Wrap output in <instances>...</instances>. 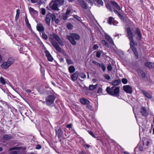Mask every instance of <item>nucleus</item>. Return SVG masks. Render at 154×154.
Wrapping results in <instances>:
<instances>
[{"label": "nucleus", "mask_w": 154, "mask_h": 154, "mask_svg": "<svg viewBox=\"0 0 154 154\" xmlns=\"http://www.w3.org/2000/svg\"><path fill=\"white\" fill-rule=\"evenodd\" d=\"M94 1L98 4L97 6L100 7V6H103V2L102 0H94Z\"/></svg>", "instance_id": "obj_29"}, {"label": "nucleus", "mask_w": 154, "mask_h": 154, "mask_svg": "<svg viewBox=\"0 0 154 154\" xmlns=\"http://www.w3.org/2000/svg\"><path fill=\"white\" fill-rule=\"evenodd\" d=\"M80 102L81 103L84 105H86L87 107L89 109H91L92 106L90 105V102L88 100L83 98L80 99Z\"/></svg>", "instance_id": "obj_7"}, {"label": "nucleus", "mask_w": 154, "mask_h": 154, "mask_svg": "<svg viewBox=\"0 0 154 154\" xmlns=\"http://www.w3.org/2000/svg\"><path fill=\"white\" fill-rule=\"evenodd\" d=\"M51 43L55 49L58 52L61 53L63 55L66 54L65 51L62 49L57 43L55 41H52Z\"/></svg>", "instance_id": "obj_5"}, {"label": "nucleus", "mask_w": 154, "mask_h": 154, "mask_svg": "<svg viewBox=\"0 0 154 154\" xmlns=\"http://www.w3.org/2000/svg\"><path fill=\"white\" fill-rule=\"evenodd\" d=\"M51 19L52 21L54 22L55 21L56 19V16L54 14L51 13Z\"/></svg>", "instance_id": "obj_40"}, {"label": "nucleus", "mask_w": 154, "mask_h": 154, "mask_svg": "<svg viewBox=\"0 0 154 154\" xmlns=\"http://www.w3.org/2000/svg\"><path fill=\"white\" fill-rule=\"evenodd\" d=\"M80 76L81 78L84 79L86 78V75L84 72H82L80 74Z\"/></svg>", "instance_id": "obj_47"}, {"label": "nucleus", "mask_w": 154, "mask_h": 154, "mask_svg": "<svg viewBox=\"0 0 154 154\" xmlns=\"http://www.w3.org/2000/svg\"><path fill=\"white\" fill-rule=\"evenodd\" d=\"M19 149H20V148H19V147H12V148H9V151H10L13 150H14Z\"/></svg>", "instance_id": "obj_49"}, {"label": "nucleus", "mask_w": 154, "mask_h": 154, "mask_svg": "<svg viewBox=\"0 0 154 154\" xmlns=\"http://www.w3.org/2000/svg\"><path fill=\"white\" fill-rule=\"evenodd\" d=\"M98 48V46L97 45H94L93 46V49L94 50H96Z\"/></svg>", "instance_id": "obj_61"}, {"label": "nucleus", "mask_w": 154, "mask_h": 154, "mask_svg": "<svg viewBox=\"0 0 154 154\" xmlns=\"http://www.w3.org/2000/svg\"><path fill=\"white\" fill-rule=\"evenodd\" d=\"M100 67L102 69V70L103 72H104L106 69V67L104 64L103 63H101L100 65Z\"/></svg>", "instance_id": "obj_35"}, {"label": "nucleus", "mask_w": 154, "mask_h": 154, "mask_svg": "<svg viewBox=\"0 0 154 154\" xmlns=\"http://www.w3.org/2000/svg\"><path fill=\"white\" fill-rule=\"evenodd\" d=\"M92 63L96 65H97L100 67V65L101 64L96 61H94V60L93 61H92Z\"/></svg>", "instance_id": "obj_48"}, {"label": "nucleus", "mask_w": 154, "mask_h": 154, "mask_svg": "<svg viewBox=\"0 0 154 154\" xmlns=\"http://www.w3.org/2000/svg\"><path fill=\"white\" fill-rule=\"evenodd\" d=\"M102 89L101 87H99L97 91V93L100 94L102 92Z\"/></svg>", "instance_id": "obj_52"}, {"label": "nucleus", "mask_w": 154, "mask_h": 154, "mask_svg": "<svg viewBox=\"0 0 154 154\" xmlns=\"http://www.w3.org/2000/svg\"><path fill=\"white\" fill-rule=\"evenodd\" d=\"M149 143V142L147 139L144 140L143 141V145H146V146H148Z\"/></svg>", "instance_id": "obj_39"}, {"label": "nucleus", "mask_w": 154, "mask_h": 154, "mask_svg": "<svg viewBox=\"0 0 154 154\" xmlns=\"http://www.w3.org/2000/svg\"><path fill=\"white\" fill-rule=\"evenodd\" d=\"M141 92L147 98L151 99L152 98V95L148 92L144 90H142Z\"/></svg>", "instance_id": "obj_19"}, {"label": "nucleus", "mask_w": 154, "mask_h": 154, "mask_svg": "<svg viewBox=\"0 0 154 154\" xmlns=\"http://www.w3.org/2000/svg\"><path fill=\"white\" fill-rule=\"evenodd\" d=\"M52 36L53 38H54L57 42L58 43L60 46H64V45L63 42L57 34L55 33H53Z\"/></svg>", "instance_id": "obj_8"}, {"label": "nucleus", "mask_w": 154, "mask_h": 154, "mask_svg": "<svg viewBox=\"0 0 154 154\" xmlns=\"http://www.w3.org/2000/svg\"><path fill=\"white\" fill-rule=\"evenodd\" d=\"M49 7L51 9L54 11H59V9L58 7H59L55 0H52L49 4Z\"/></svg>", "instance_id": "obj_6"}, {"label": "nucleus", "mask_w": 154, "mask_h": 154, "mask_svg": "<svg viewBox=\"0 0 154 154\" xmlns=\"http://www.w3.org/2000/svg\"><path fill=\"white\" fill-rule=\"evenodd\" d=\"M101 43L104 46H106L107 47H109V45L108 43L105 40H103L101 41Z\"/></svg>", "instance_id": "obj_36"}, {"label": "nucleus", "mask_w": 154, "mask_h": 154, "mask_svg": "<svg viewBox=\"0 0 154 154\" xmlns=\"http://www.w3.org/2000/svg\"><path fill=\"white\" fill-rule=\"evenodd\" d=\"M67 27L69 30H71L72 29L73 26L70 23H69L67 24Z\"/></svg>", "instance_id": "obj_37"}, {"label": "nucleus", "mask_w": 154, "mask_h": 154, "mask_svg": "<svg viewBox=\"0 0 154 154\" xmlns=\"http://www.w3.org/2000/svg\"><path fill=\"white\" fill-rule=\"evenodd\" d=\"M0 82L3 85H5L6 84V82L5 79L2 76L0 78Z\"/></svg>", "instance_id": "obj_34"}, {"label": "nucleus", "mask_w": 154, "mask_h": 154, "mask_svg": "<svg viewBox=\"0 0 154 154\" xmlns=\"http://www.w3.org/2000/svg\"><path fill=\"white\" fill-rule=\"evenodd\" d=\"M20 15V10L19 9H17L16 10V16L19 17Z\"/></svg>", "instance_id": "obj_57"}, {"label": "nucleus", "mask_w": 154, "mask_h": 154, "mask_svg": "<svg viewBox=\"0 0 154 154\" xmlns=\"http://www.w3.org/2000/svg\"><path fill=\"white\" fill-rule=\"evenodd\" d=\"M140 112L141 115L145 117H147L148 112L147 111L146 108L145 106H142L140 108Z\"/></svg>", "instance_id": "obj_9"}, {"label": "nucleus", "mask_w": 154, "mask_h": 154, "mask_svg": "<svg viewBox=\"0 0 154 154\" xmlns=\"http://www.w3.org/2000/svg\"><path fill=\"white\" fill-rule=\"evenodd\" d=\"M68 14H63V19L65 20H66L67 18H68Z\"/></svg>", "instance_id": "obj_53"}, {"label": "nucleus", "mask_w": 154, "mask_h": 154, "mask_svg": "<svg viewBox=\"0 0 154 154\" xmlns=\"http://www.w3.org/2000/svg\"><path fill=\"white\" fill-rule=\"evenodd\" d=\"M138 74L142 78H144L145 77V73L143 70H140L138 72Z\"/></svg>", "instance_id": "obj_27"}, {"label": "nucleus", "mask_w": 154, "mask_h": 154, "mask_svg": "<svg viewBox=\"0 0 154 154\" xmlns=\"http://www.w3.org/2000/svg\"><path fill=\"white\" fill-rule=\"evenodd\" d=\"M55 23L56 24H58L59 23L60 21L59 19H56L55 21Z\"/></svg>", "instance_id": "obj_63"}, {"label": "nucleus", "mask_w": 154, "mask_h": 154, "mask_svg": "<svg viewBox=\"0 0 154 154\" xmlns=\"http://www.w3.org/2000/svg\"><path fill=\"white\" fill-rule=\"evenodd\" d=\"M59 6L60 7L64 4L65 1L64 0H55Z\"/></svg>", "instance_id": "obj_30"}, {"label": "nucleus", "mask_w": 154, "mask_h": 154, "mask_svg": "<svg viewBox=\"0 0 154 154\" xmlns=\"http://www.w3.org/2000/svg\"><path fill=\"white\" fill-rule=\"evenodd\" d=\"M80 5L84 9H87V4L83 0L79 2Z\"/></svg>", "instance_id": "obj_24"}, {"label": "nucleus", "mask_w": 154, "mask_h": 154, "mask_svg": "<svg viewBox=\"0 0 154 154\" xmlns=\"http://www.w3.org/2000/svg\"><path fill=\"white\" fill-rule=\"evenodd\" d=\"M105 79L107 80H109L110 79L111 77L108 75H106L104 76Z\"/></svg>", "instance_id": "obj_59"}, {"label": "nucleus", "mask_w": 154, "mask_h": 154, "mask_svg": "<svg viewBox=\"0 0 154 154\" xmlns=\"http://www.w3.org/2000/svg\"><path fill=\"white\" fill-rule=\"evenodd\" d=\"M122 82L124 84H126L128 83V81L126 79L123 78L122 79Z\"/></svg>", "instance_id": "obj_45"}, {"label": "nucleus", "mask_w": 154, "mask_h": 154, "mask_svg": "<svg viewBox=\"0 0 154 154\" xmlns=\"http://www.w3.org/2000/svg\"><path fill=\"white\" fill-rule=\"evenodd\" d=\"M144 65L146 67L150 69H152L154 68V63L147 62L145 63Z\"/></svg>", "instance_id": "obj_16"}, {"label": "nucleus", "mask_w": 154, "mask_h": 154, "mask_svg": "<svg viewBox=\"0 0 154 154\" xmlns=\"http://www.w3.org/2000/svg\"><path fill=\"white\" fill-rule=\"evenodd\" d=\"M73 17L75 19H76L80 22L82 21V20H81V18L77 15H74Z\"/></svg>", "instance_id": "obj_44"}, {"label": "nucleus", "mask_w": 154, "mask_h": 154, "mask_svg": "<svg viewBox=\"0 0 154 154\" xmlns=\"http://www.w3.org/2000/svg\"><path fill=\"white\" fill-rule=\"evenodd\" d=\"M88 132L89 133V134H90L94 138H96V137L95 136V135L91 131H88Z\"/></svg>", "instance_id": "obj_51"}, {"label": "nucleus", "mask_w": 154, "mask_h": 154, "mask_svg": "<svg viewBox=\"0 0 154 154\" xmlns=\"http://www.w3.org/2000/svg\"><path fill=\"white\" fill-rule=\"evenodd\" d=\"M75 70V67L73 66H69V71L70 73H73Z\"/></svg>", "instance_id": "obj_31"}, {"label": "nucleus", "mask_w": 154, "mask_h": 154, "mask_svg": "<svg viewBox=\"0 0 154 154\" xmlns=\"http://www.w3.org/2000/svg\"><path fill=\"white\" fill-rule=\"evenodd\" d=\"M135 34H137V38L140 41L142 38V36L140 32V29L139 27H137L136 31L135 32Z\"/></svg>", "instance_id": "obj_12"}, {"label": "nucleus", "mask_w": 154, "mask_h": 154, "mask_svg": "<svg viewBox=\"0 0 154 154\" xmlns=\"http://www.w3.org/2000/svg\"><path fill=\"white\" fill-rule=\"evenodd\" d=\"M119 17L122 20H123V22H124V18L123 16L121 14V15H120Z\"/></svg>", "instance_id": "obj_60"}, {"label": "nucleus", "mask_w": 154, "mask_h": 154, "mask_svg": "<svg viewBox=\"0 0 154 154\" xmlns=\"http://www.w3.org/2000/svg\"><path fill=\"white\" fill-rule=\"evenodd\" d=\"M35 148L36 149H40L42 148V146L40 144H37L36 145Z\"/></svg>", "instance_id": "obj_56"}, {"label": "nucleus", "mask_w": 154, "mask_h": 154, "mask_svg": "<svg viewBox=\"0 0 154 154\" xmlns=\"http://www.w3.org/2000/svg\"><path fill=\"white\" fill-rule=\"evenodd\" d=\"M110 5H111L113 7V9L116 8L118 10H121V8L120 6L118 5V4L115 1H111L110 2Z\"/></svg>", "instance_id": "obj_13"}, {"label": "nucleus", "mask_w": 154, "mask_h": 154, "mask_svg": "<svg viewBox=\"0 0 154 154\" xmlns=\"http://www.w3.org/2000/svg\"><path fill=\"white\" fill-rule=\"evenodd\" d=\"M10 66V64L7 62H4L1 65V66L2 68L6 69L8 68Z\"/></svg>", "instance_id": "obj_22"}, {"label": "nucleus", "mask_w": 154, "mask_h": 154, "mask_svg": "<svg viewBox=\"0 0 154 154\" xmlns=\"http://www.w3.org/2000/svg\"><path fill=\"white\" fill-rule=\"evenodd\" d=\"M72 11V8H68L66 10V14L68 15Z\"/></svg>", "instance_id": "obj_41"}, {"label": "nucleus", "mask_w": 154, "mask_h": 154, "mask_svg": "<svg viewBox=\"0 0 154 154\" xmlns=\"http://www.w3.org/2000/svg\"><path fill=\"white\" fill-rule=\"evenodd\" d=\"M67 63L69 65L73 64L74 63L73 61L69 59V58L66 59Z\"/></svg>", "instance_id": "obj_38"}, {"label": "nucleus", "mask_w": 154, "mask_h": 154, "mask_svg": "<svg viewBox=\"0 0 154 154\" xmlns=\"http://www.w3.org/2000/svg\"><path fill=\"white\" fill-rule=\"evenodd\" d=\"M97 87V85H90L89 86V90L92 91H94L96 88Z\"/></svg>", "instance_id": "obj_33"}, {"label": "nucleus", "mask_w": 154, "mask_h": 154, "mask_svg": "<svg viewBox=\"0 0 154 154\" xmlns=\"http://www.w3.org/2000/svg\"><path fill=\"white\" fill-rule=\"evenodd\" d=\"M45 52L46 56L47 57L48 60L50 61H52L53 60V58L49 51L46 50L45 51Z\"/></svg>", "instance_id": "obj_17"}, {"label": "nucleus", "mask_w": 154, "mask_h": 154, "mask_svg": "<svg viewBox=\"0 0 154 154\" xmlns=\"http://www.w3.org/2000/svg\"><path fill=\"white\" fill-rule=\"evenodd\" d=\"M11 154H17V151H15L13 152H11L10 153Z\"/></svg>", "instance_id": "obj_64"}, {"label": "nucleus", "mask_w": 154, "mask_h": 154, "mask_svg": "<svg viewBox=\"0 0 154 154\" xmlns=\"http://www.w3.org/2000/svg\"><path fill=\"white\" fill-rule=\"evenodd\" d=\"M46 13L45 9L44 8H42L41 9V14L43 15L45 14Z\"/></svg>", "instance_id": "obj_55"}, {"label": "nucleus", "mask_w": 154, "mask_h": 154, "mask_svg": "<svg viewBox=\"0 0 154 154\" xmlns=\"http://www.w3.org/2000/svg\"><path fill=\"white\" fill-rule=\"evenodd\" d=\"M25 22L26 26L28 28L31 27L30 24H29L28 20L27 17V16L26 14L25 16Z\"/></svg>", "instance_id": "obj_28"}, {"label": "nucleus", "mask_w": 154, "mask_h": 154, "mask_svg": "<svg viewBox=\"0 0 154 154\" xmlns=\"http://www.w3.org/2000/svg\"><path fill=\"white\" fill-rule=\"evenodd\" d=\"M36 29L39 32L44 31L45 30L44 27L42 24H38L36 26Z\"/></svg>", "instance_id": "obj_18"}, {"label": "nucleus", "mask_w": 154, "mask_h": 154, "mask_svg": "<svg viewBox=\"0 0 154 154\" xmlns=\"http://www.w3.org/2000/svg\"><path fill=\"white\" fill-rule=\"evenodd\" d=\"M56 97L53 95H48L46 98V103L47 105L50 106L53 103Z\"/></svg>", "instance_id": "obj_4"}, {"label": "nucleus", "mask_w": 154, "mask_h": 154, "mask_svg": "<svg viewBox=\"0 0 154 154\" xmlns=\"http://www.w3.org/2000/svg\"><path fill=\"white\" fill-rule=\"evenodd\" d=\"M79 75V72L76 71L75 73L71 75V79L73 81H75L77 80Z\"/></svg>", "instance_id": "obj_15"}, {"label": "nucleus", "mask_w": 154, "mask_h": 154, "mask_svg": "<svg viewBox=\"0 0 154 154\" xmlns=\"http://www.w3.org/2000/svg\"><path fill=\"white\" fill-rule=\"evenodd\" d=\"M113 17H110L109 18V20H108V23L109 24H111L112 21V20Z\"/></svg>", "instance_id": "obj_43"}, {"label": "nucleus", "mask_w": 154, "mask_h": 154, "mask_svg": "<svg viewBox=\"0 0 154 154\" xmlns=\"http://www.w3.org/2000/svg\"><path fill=\"white\" fill-rule=\"evenodd\" d=\"M121 83V80L120 79L115 80L112 81L111 84L114 86H116L119 85Z\"/></svg>", "instance_id": "obj_20"}, {"label": "nucleus", "mask_w": 154, "mask_h": 154, "mask_svg": "<svg viewBox=\"0 0 154 154\" xmlns=\"http://www.w3.org/2000/svg\"><path fill=\"white\" fill-rule=\"evenodd\" d=\"M29 11L31 14L33 15H36L38 14V12L35 10L33 8L30 7L29 9Z\"/></svg>", "instance_id": "obj_21"}, {"label": "nucleus", "mask_w": 154, "mask_h": 154, "mask_svg": "<svg viewBox=\"0 0 154 154\" xmlns=\"http://www.w3.org/2000/svg\"><path fill=\"white\" fill-rule=\"evenodd\" d=\"M107 69L108 71H111L112 69V67L111 65H109L107 67Z\"/></svg>", "instance_id": "obj_50"}, {"label": "nucleus", "mask_w": 154, "mask_h": 154, "mask_svg": "<svg viewBox=\"0 0 154 154\" xmlns=\"http://www.w3.org/2000/svg\"><path fill=\"white\" fill-rule=\"evenodd\" d=\"M120 88L119 86L117 87L112 86L111 88L108 87H107L106 90L109 95L116 97L119 98V97H120L119 95Z\"/></svg>", "instance_id": "obj_2"}, {"label": "nucleus", "mask_w": 154, "mask_h": 154, "mask_svg": "<svg viewBox=\"0 0 154 154\" xmlns=\"http://www.w3.org/2000/svg\"><path fill=\"white\" fill-rule=\"evenodd\" d=\"M56 135H58V137L59 141L60 142H61V139H60L61 137L63 136V132L61 130V128H60L58 130L57 129L55 130Z\"/></svg>", "instance_id": "obj_11"}, {"label": "nucleus", "mask_w": 154, "mask_h": 154, "mask_svg": "<svg viewBox=\"0 0 154 154\" xmlns=\"http://www.w3.org/2000/svg\"><path fill=\"white\" fill-rule=\"evenodd\" d=\"M66 37L73 45H75L77 44L75 40H78L80 39V36L79 34L74 33H70V35H67Z\"/></svg>", "instance_id": "obj_3"}, {"label": "nucleus", "mask_w": 154, "mask_h": 154, "mask_svg": "<svg viewBox=\"0 0 154 154\" xmlns=\"http://www.w3.org/2000/svg\"><path fill=\"white\" fill-rule=\"evenodd\" d=\"M14 59L13 57L9 58L7 61L11 65L14 62Z\"/></svg>", "instance_id": "obj_32"}, {"label": "nucleus", "mask_w": 154, "mask_h": 154, "mask_svg": "<svg viewBox=\"0 0 154 154\" xmlns=\"http://www.w3.org/2000/svg\"><path fill=\"white\" fill-rule=\"evenodd\" d=\"M84 146L85 148H89L90 147V146L88 144H86L84 145Z\"/></svg>", "instance_id": "obj_62"}, {"label": "nucleus", "mask_w": 154, "mask_h": 154, "mask_svg": "<svg viewBox=\"0 0 154 154\" xmlns=\"http://www.w3.org/2000/svg\"><path fill=\"white\" fill-rule=\"evenodd\" d=\"M12 137L11 135H8L7 134H5L3 136L4 140H7L12 138Z\"/></svg>", "instance_id": "obj_25"}, {"label": "nucleus", "mask_w": 154, "mask_h": 154, "mask_svg": "<svg viewBox=\"0 0 154 154\" xmlns=\"http://www.w3.org/2000/svg\"><path fill=\"white\" fill-rule=\"evenodd\" d=\"M42 37L43 39L45 40H47L48 38V36L47 35H46L44 32L42 33Z\"/></svg>", "instance_id": "obj_42"}, {"label": "nucleus", "mask_w": 154, "mask_h": 154, "mask_svg": "<svg viewBox=\"0 0 154 154\" xmlns=\"http://www.w3.org/2000/svg\"><path fill=\"white\" fill-rule=\"evenodd\" d=\"M127 36L130 41V48L133 52L135 56V58L137 59L138 58V54L136 47L132 45V43L134 45V42L133 39V34L130 27H128L127 29Z\"/></svg>", "instance_id": "obj_1"}, {"label": "nucleus", "mask_w": 154, "mask_h": 154, "mask_svg": "<svg viewBox=\"0 0 154 154\" xmlns=\"http://www.w3.org/2000/svg\"><path fill=\"white\" fill-rule=\"evenodd\" d=\"M124 91L127 93L131 94L132 93V87L129 85H124L123 87Z\"/></svg>", "instance_id": "obj_10"}, {"label": "nucleus", "mask_w": 154, "mask_h": 154, "mask_svg": "<svg viewBox=\"0 0 154 154\" xmlns=\"http://www.w3.org/2000/svg\"><path fill=\"white\" fill-rule=\"evenodd\" d=\"M106 39L108 40L111 44H114L112 38L108 35H105Z\"/></svg>", "instance_id": "obj_23"}, {"label": "nucleus", "mask_w": 154, "mask_h": 154, "mask_svg": "<svg viewBox=\"0 0 154 154\" xmlns=\"http://www.w3.org/2000/svg\"><path fill=\"white\" fill-rule=\"evenodd\" d=\"M51 13H48L46 16L45 20L47 24L49 26L50 25Z\"/></svg>", "instance_id": "obj_14"}, {"label": "nucleus", "mask_w": 154, "mask_h": 154, "mask_svg": "<svg viewBox=\"0 0 154 154\" xmlns=\"http://www.w3.org/2000/svg\"><path fill=\"white\" fill-rule=\"evenodd\" d=\"M101 54V51H98L97 52L96 56L97 58H100V57Z\"/></svg>", "instance_id": "obj_46"}, {"label": "nucleus", "mask_w": 154, "mask_h": 154, "mask_svg": "<svg viewBox=\"0 0 154 154\" xmlns=\"http://www.w3.org/2000/svg\"><path fill=\"white\" fill-rule=\"evenodd\" d=\"M66 127L69 128L70 130L71 128H72V124H69L66 126Z\"/></svg>", "instance_id": "obj_58"}, {"label": "nucleus", "mask_w": 154, "mask_h": 154, "mask_svg": "<svg viewBox=\"0 0 154 154\" xmlns=\"http://www.w3.org/2000/svg\"><path fill=\"white\" fill-rule=\"evenodd\" d=\"M106 6V8L110 11L112 12L113 11V8L111 6V5H110V2L109 3H105Z\"/></svg>", "instance_id": "obj_26"}, {"label": "nucleus", "mask_w": 154, "mask_h": 154, "mask_svg": "<svg viewBox=\"0 0 154 154\" xmlns=\"http://www.w3.org/2000/svg\"><path fill=\"white\" fill-rule=\"evenodd\" d=\"M40 65L41 66V68L40 69V71L42 74H43L45 72L44 69L43 67L42 66Z\"/></svg>", "instance_id": "obj_54"}]
</instances>
